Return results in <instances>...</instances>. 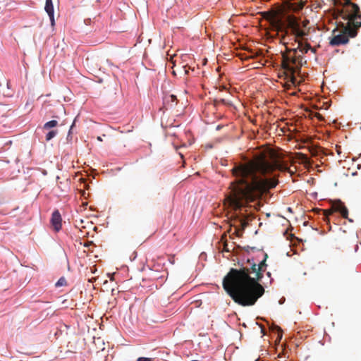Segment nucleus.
<instances>
[{"instance_id":"4","label":"nucleus","mask_w":361,"mask_h":361,"mask_svg":"<svg viewBox=\"0 0 361 361\" xmlns=\"http://www.w3.org/2000/svg\"><path fill=\"white\" fill-rule=\"evenodd\" d=\"M61 215L59 210L56 209L52 212L50 222L56 232H59L61 229Z\"/></svg>"},{"instance_id":"9","label":"nucleus","mask_w":361,"mask_h":361,"mask_svg":"<svg viewBox=\"0 0 361 361\" xmlns=\"http://www.w3.org/2000/svg\"><path fill=\"white\" fill-rule=\"evenodd\" d=\"M58 125V121L56 120H51L47 123H45L43 126V128L45 130H49L52 128L56 127Z\"/></svg>"},{"instance_id":"25","label":"nucleus","mask_w":361,"mask_h":361,"mask_svg":"<svg viewBox=\"0 0 361 361\" xmlns=\"http://www.w3.org/2000/svg\"><path fill=\"white\" fill-rule=\"evenodd\" d=\"M97 140H99V141H102V138H101V137H99H99H97Z\"/></svg>"},{"instance_id":"12","label":"nucleus","mask_w":361,"mask_h":361,"mask_svg":"<svg viewBox=\"0 0 361 361\" xmlns=\"http://www.w3.org/2000/svg\"><path fill=\"white\" fill-rule=\"evenodd\" d=\"M294 32L298 37H303L305 35V32L301 30L298 25L294 27Z\"/></svg>"},{"instance_id":"6","label":"nucleus","mask_w":361,"mask_h":361,"mask_svg":"<svg viewBox=\"0 0 361 361\" xmlns=\"http://www.w3.org/2000/svg\"><path fill=\"white\" fill-rule=\"evenodd\" d=\"M348 42V38L345 35H337L334 36L330 41V44L331 46H339L341 44H345Z\"/></svg>"},{"instance_id":"22","label":"nucleus","mask_w":361,"mask_h":361,"mask_svg":"<svg viewBox=\"0 0 361 361\" xmlns=\"http://www.w3.org/2000/svg\"><path fill=\"white\" fill-rule=\"evenodd\" d=\"M94 280H95V279L92 278L91 279H89V281L92 283Z\"/></svg>"},{"instance_id":"26","label":"nucleus","mask_w":361,"mask_h":361,"mask_svg":"<svg viewBox=\"0 0 361 361\" xmlns=\"http://www.w3.org/2000/svg\"><path fill=\"white\" fill-rule=\"evenodd\" d=\"M356 35V32H355L353 35H350L351 37H355Z\"/></svg>"},{"instance_id":"5","label":"nucleus","mask_w":361,"mask_h":361,"mask_svg":"<svg viewBox=\"0 0 361 361\" xmlns=\"http://www.w3.org/2000/svg\"><path fill=\"white\" fill-rule=\"evenodd\" d=\"M334 210L339 212L345 219H348L349 221L353 222V220L348 218V210L344 204L340 200H336L333 204Z\"/></svg>"},{"instance_id":"8","label":"nucleus","mask_w":361,"mask_h":361,"mask_svg":"<svg viewBox=\"0 0 361 361\" xmlns=\"http://www.w3.org/2000/svg\"><path fill=\"white\" fill-rule=\"evenodd\" d=\"M44 10L47 13H54L52 0H46Z\"/></svg>"},{"instance_id":"16","label":"nucleus","mask_w":361,"mask_h":361,"mask_svg":"<svg viewBox=\"0 0 361 361\" xmlns=\"http://www.w3.org/2000/svg\"><path fill=\"white\" fill-rule=\"evenodd\" d=\"M241 224L243 227L247 226V225L248 224V221L247 220L246 218H243L241 219Z\"/></svg>"},{"instance_id":"27","label":"nucleus","mask_w":361,"mask_h":361,"mask_svg":"<svg viewBox=\"0 0 361 361\" xmlns=\"http://www.w3.org/2000/svg\"><path fill=\"white\" fill-rule=\"evenodd\" d=\"M267 276H268L269 277H270V276H271L270 272H267Z\"/></svg>"},{"instance_id":"20","label":"nucleus","mask_w":361,"mask_h":361,"mask_svg":"<svg viewBox=\"0 0 361 361\" xmlns=\"http://www.w3.org/2000/svg\"><path fill=\"white\" fill-rule=\"evenodd\" d=\"M221 102L224 104H227V102L224 99H221Z\"/></svg>"},{"instance_id":"7","label":"nucleus","mask_w":361,"mask_h":361,"mask_svg":"<svg viewBox=\"0 0 361 361\" xmlns=\"http://www.w3.org/2000/svg\"><path fill=\"white\" fill-rule=\"evenodd\" d=\"M295 50H297L298 52H300L301 54H306L310 50H311L312 52H315V49L312 48L310 44H303L302 42L298 43V48Z\"/></svg>"},{"instance_id":"15","label":"nucleus","mask_w":361,"mask_h":361,"mask_svg":"<svg viewBox=\"0 0 361 361\" xmlns=\"http://www.w3.org/2000/svg\"><path fill=\"white\" fill-rule=\"evenodd\" d=\"M137 361H152L151 358L140 357L137 359Z\"/></svg>"},{"instance_id":"10","label":"nucleus","mask_w":361,"mask_h":361,"mask_svg":"<svg viewBox=\"0 0 361 361\" xmlns=\"http://www.w3.org/2000/svg\"><path fill=\"white\" fill-rule=\"evenodd\" d=\"M57 134H58V130H51L49 131V132L46 134V135H45L46 141H47V142L50 141V140H52L54 137H56Z\"/></svg>"},{"instance_id":"2","label":"nucleus","mask_w":361,"mask_h":361,"mask_svg":"<svg viewBox=\"0 0 361 361\" xmlns=\"http://www.w3.org/2000/svg\"><path fill=\"white\" fill-rule=\"evenodd\" d=\"M266 257L265 259L258 264H252L251 273L255 274V278L251 277L249 271L245 269H231L224 278L223 287L235 302L243 306L252 305L264 294V289L257 281L261 279L266 270Z\"/></svg>"},{"instance_id":"3","label":"nucleus","mask_w":361,"mask_h":361,"mask_svg":"<svg viewBox=\"0 0 361 361\" xmlns=\"http://www.w3.org/2000/svg\"><path fill=\"white\" fill-rule=\"evenodd\" d=\"M298 51L294 50L293 54L283 56L282 68L288 74L293 75L298 72L302 65V59L300 55L297 56Z\"/></svg>"},{"instance_id":"14","label":"nucleus","mask_w":361,"mask_h":361,"mask_svg":"<svg viewBox=\"0 0 361 361\" xmlns=\"http://www.w3.org/2000/svg\"><path fill=\"white\" fill-rule=\"evenodd\" d=\"M47 14H48V16L49 17V19H50L51 25L52 27H54L55 25L54 13H47Z\"/></svg>"},{"instance_id":"23","label":"nucleus","mask_w":361,"mask_h":361,"mask_svg":"<svg viewBox=\"0 0 361 361\" xmlns=\"http://www.w3.org/2000/svg\"><path fill=\"white\" fill-rule=\"evenodd\" d=\"M87 21H90V19H86V20H85V24H87Z\"/></svg>"},{"instance_id":"17","label":"nucleus","mask_w":361,"mask_h":361,"mask_svg":"<svg viewBox=\"0 0 361 361\" xmlns=\"http://www.w3.org/2000/svg\"><path fill=\"white\" fill-rule=\"evenodd\" d=\"M76 118H75L74 119L73 123H72V125H71V128H70V130H69L68 134H70V133H71V131L72 130V129H73V126H74V125H75V123Z\"/></svg>"},{"instance_id":"21","label":"nucleus","mask_w":361,"mask_h":361,"mask_svg":"<svg viewBox=\"0 0 361 361\" xmlns=\"http://www.w3.org/2000/svg\"><path fill=\"white\" fill-rule=\"evenodd\" d=\"M96 271H97V269L96 268H94L93 270H92V274H94Z\"/></svg>"},{"instance_id":"19","label":"nucleus","mask_w":361,"mask_h":361,"mask_svg":"<svg viewBox=\"0 0 361 361\" xmlns=\"http://www.w3.org/2000/svg\"><path fill=\"white\" fill-rule=\"evenodd\" d=\"M171 97L172 100L176 99V96H175V95H173V94H171Z\"/></svg>"},{"instance_id":"28","label":"nucleus","mask_w":361,"mask_h":361,"mask_svg":"<svg viewBox=\"0 0 361 361\" xmlns=\"http://www.w3.org/2000/svg\"><path fill=\"white\" fill-rule=\"evenodd\" d=\"M191 361H198V360H191Z\"/></svg>"},{"instance_id":"11","label":"nucleus","mask_w":361,"mask_h":361,"mask_svg":"<svg viewBox=\"0 0 361 361\" xmlns=\"http://www.w3.org/2000/svg\"><path fill=\"white\" fill-rule=\"evenodd\" d=\"M353 23L356 27H361V13H357L355 15Z\"/></svg>"},{"instance_id":"13","label":"nucleus","mask_w":361,"mask_h":361,"mask_svg":"<svg viewBox=\"0 0 361 361\" xmlns=\"http://www.w3.org/2000/svg\"><path fill=\"white\" fill-rule=\"evenodd\" d=\"M66 284V280L64 277H61L58 281L56 283V287H61V286H63Z\"/></svg>"},{"instance_id":"24","label":"nucleus","mask_w":361,"mask_h":361,"mask_svg":"<svg viewBox=\"0 0 361 361\" xmlns=\"http://www.w3.org/2000/svg\"><path fill=\"white\" fill-rule=\"evenodd\" d=\"M284 300H285V299H284V298H283V300H280V302H279V303H280V304H282V303L283 302V301H284Z\"/></svg>"},{"instance_id":"1","label":"nucleus","mask_w":361,"mask_h":361,"mask_svg":"<svg viewBox=\"0 0 361 361\" xmlns=\"http://www.w3.org/2000/svg\"><path fill=\"white\" fill-rule=\"evenodd\" d=\"M281 166L279 161H269L264 157L236 164L232 169L235 180L228 197L230 205L234 209H240L245 202L253 201L264 192L275 188L278 181L272 173Z\"/></svg>"},{"instance_id":"18","label":"nucleus","mask_w":361,"mask_h":361,"mask_svg":"<svg viewBox=\"0 0 361 361\" xmlns=\"http://www.w3.org/2000/svg\"><path fill=\"white\" fill-rule=\"evenodd\" d=\"M114 274H115L114 273V274H108L109 278V279H110L111 281H113V280H114Z\"/></svg>"}]
</instances>
